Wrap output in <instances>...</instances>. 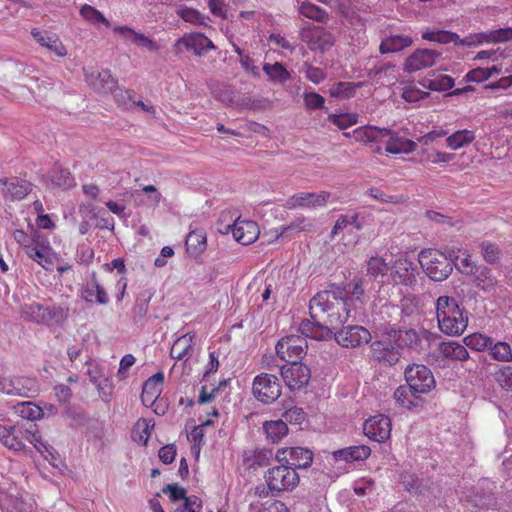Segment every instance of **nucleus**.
Listing matches in <instances>:
<instances>
[{
  "instance_id": "obj_45",
  "label": "nucleus",
  "mask_w": 512,
  "mask_h": 512,
  "mask_svg": "<svg viewBox=\"0 0 512 512\" xmlns=\"http://www.w3.org/2000/svg\"><path fill=\"white\" fill-rule=\"evenodd\" d=\"M393 397L399 406L409 410L418 405L419 398L414 397L409 386H399L394 391Z\"/></svg>"
},
{
  "instance_id": "obj_47",
  "label": "nucleus",
  "mask_w": 512,
  "mask_h": 512,
  "mask_svg": "<svg viewBox=\"0 0 512 512\" xmlns=\"http://www.w3.org/2000/svg\"><path fill=\"white\" fill-rule=\"evenodd\" d=\"M465 347H469L475 351L488 350L492 344V338L480 333H473L463 338Z\"/></svg>"
},
{
  "instance_id": "obj_63",
  "label": "nucleus",
  "mask_w": 512,
  "mask_h": 512,
  "mask_svg": "<svg viewBox=\"0 0 512 512\" xmlns=\"http://www.w3.org/2000/svg\"><path fill=\"white\" fill-rule=\"evenodd\" d=\"M304 66L306 78L312 83L319 84L325 79V74L322 69L313 67L308 63H305Z\"/></svg>"
},
{
  "instance_id": "obj_38",
  "label": "nucleus",
  "mask_w": 512,
  "mask_h": 512,
  "mask_svg": "<svg viewBox=\"0 0 512 512\" xmlns=\"http://www.w3.org/2000/svg\"><path fill=\"white\" fill-rule=\"evenodd\" d=\"M391 335L396 342L397 347H399V351L405 347L415 349L420 344V338L417 332L413 329L393 331V334Z\"/></svg>"
},
{
  "instance_id": "obj_50",
  "label": "nucleus",
  "mask_w": 512,
  "mask_h": 512,
  "mask_svg": "<svg viewBox=\"0 0 512 512\" xmlns=\"http://www.w3.org/2000/svg\"><path fill=\"white\" fill-rule=\"evenodd\" d=\"M455 259V267L456 269L465 275H470L475 272V270L480 266L477 265L471 258L469 254L466 252L463 253V257L460 256H454L453 260Z\"/></svg>"
},
{
  "instance_id": "obj_40",
  "label": "nucleus",
  "mask_w": 512,
  "mask_h": 512,
  "mask_svg": "<svg viewBox=\"0 0 512 512\" xmlns=\"http://www.w3.org/2000/svg\"><path fill=\"white\" fill-rule=\"evenodd\" d=\"M422 39L440 44L455 43L458 44L459 36L456 33L446 30L425 29L421 35Z\"/></svg>"
},
{
  "instance_id": "obj_46",
  "label": "nucleus",
  "mask_w": 512,
  "mask_h": 512,
  "mask_svg": "<svg viewBox=\"0 0 512 512\" xmlns=\"http://www.w3.org/2000/svg\"><path fill=\"white\" fill-rule=\"evenodd\" d=\"M363 86V82H338L330 88V95L335 98L347 99L353 97L355 91Z\"/></svg>"
},
{
  "instance_id": "obj_12",
  "label": "nucleus",
  "mask_w": 512,
  "mask_h": 512,
  "mask_svg": "<svg viewBox=\"0 0 512 512\" xmlns=\"http://www.w3.org/2000/svg\"><path fill=\"white\" fill-rule=\"evenodd\" d=\"M300 37L311 51L325 52L329 50L335 42L334 36L331 33L310 24L301 28Z\"/></svg>"
},
{
  "instance_id": "obj_23",
  "label": "nucleus",
  "mask_w": 512,
  "mask_h": 512,
  "mask_svg": "<svg viewBox=\"0 0 512 512\" xmlns=\"http://www.w3.org/2000/svg\"><path fill=\"white\" fill-rule=\"evenodd\" d=\"M25 317L37 324H49L60 313V309L56 307H46L38 303L26 305L22 309Z\"/></svg>"
},
{
  "instance_id": "obj_62",
  "label": "nucleus",
  "mask_w": 512,
  "mask_h": 512,
  "mask_svg": "<svg viewBox=\"0 0 512 512\" xmlns=\"http://www.w3.org/2000/svg\"><path fill=\"white\" fill-rule=\"evenodd\" d=\"M134 45L141 48H145L150 52H157L159 50L158 43L154 39L146 36L141 32H139V35L137 36L134 42Z\"/></svg>"
},
{
  "instance_id": "obj_24",
  "label": "nucleus",
  "mask_w": 512,
  "mask_h": 512,
  "mask_svg": "<svg viewBox=\"0 0 512 512\" xmlns=\"http://www.w3.org/2000/svg\"><path fill=\"white\" fill-rule=\"evenodd\" d=\"M85 77L88 85L96 91L111 90L116 84V80L109 70H86Z\"/></svg>"
},
{
  "instance_id": "obj_8",
  "label": "nucleus",
  "mask_w": 512,
  "mask_h": 512,
  "mask_svg": "<svg viewBox=\"0 0 512 512\" xmlns=\"http://www.w3.org/2000/svg\"><path fill=\"white\" fill-rule=\"evenodd\" d=\"M252 391L258 401L271 404L281 396L282 387L276 375L260 373L253 380Z\"/></svg>"
},
{
  "instance_id": "obj_29",
  "label": "nucleus",
  "mask_w": 512,
  "mask_h": 512,
  "mask_svg": "<svg viewBox=\"0 0 512 512\" xmlns=\"http://www.w3.org/2000/svg\"><path fill=\"white\" fill-rule=\"evenodd\" d=\"M332 454L336 461H362L370 456L371 448L367 445H355L335 450Z\"/></svg>"
},
{
  "instance_id": "obj_58",
  "label": "nucleus",
  "mask_w": 512,
  "mask_h": 512,
  "mask_svg": "<svg viewBox=\"0 0 512 512\" xmlns=\"http://www.w3.org/2000/svg\"><path fill=\"white\" fill-rule=\"evenodd\" d=\"M113 32L119 35L127 44H134L137 36L139 35L138 31H135L131 27L125 25L113 27Z\"/></svg>"
},
{
  "instance_id": "obj_34",
  "label": "nucleus",
  "mask_w": 512,
  "mask_h": 512,
  "mask_svg": "<svg viewBox=\"0 0 512 512\" xmlns=\"http://www.w3.org/2000/svg\"><path fill=\"white\" fill-rule=\"evenodd\" d=\"M20 426H4L3 432H0V442L8 449L21 451L25 448V444L21 440L19 434Z\"/></svg>"
},
{
  "instance_id": "obj_28",
  "label": "nucleus",
  "mask_w": 512,
  "mask_h": 512,
  "mask_svg": "<svg viewBox=\"0 0 512 512\" xmlns=\"http://www.w3.org/2000/svg\"><path fill=\"white\" fill-rule=\"evenodd\" d=\"M193 334L187 333L178 337L170 350V356L177 360L187 361L194 353Z\"/></svg>"
},
{
  "instance_id": "obj_26",
  "label": "nucleus",
  "mask_w": 512,
  "mask_h": 512,
  "mask_svg": "<svg viewBox=\"0 0 512 512\" xmlns=\"http://www.w3.org/2000/svg\"><path fill=\"white\" fill-rule=\"evenodd\" d=\"M31 35L37 43L54 52L57 56L63 57L67 54L65 46L56 34L42 32L34 28Z\"/></svg>"
},
{
  "instance_id": "obj_54",
  "label": "nucleus",
  "mask_w": 512,
  "mask_h": 512,
  "mask_svg": "<svg viewBox=\"0 0 512 512\" xmlns=\"http://www.w3.org/2000/svg\"><path fill=\"white\" fill-rule=\"evenodd\" d=\"M28 257L36 261L44 269L49 270L53 264L52 259L37 246L30 247L26 253Z\"/></svg>"
},
{
  "instance_id": "obj_9",
  "label": "nucleus",
  "mask_w": 512,
  "mask_h": 512,
  "mask_svg": "<svg viewBox=\"0 0 512 512\" xmlns=\"http://www.w3.org/2000/svg\"><path fill=\"white\" fill-rule=\"evenodd\" d=\"M307 340L297 335L281 338L275 347L277 355L287 363L299 362L307 353Z\"/></svg>"
},
{
  "instance_id": "obj_49",
  "label": "nucleus",
  "mask_w": 512,
  "mask_h": 512,
  "mask_svg": "<svg viewBox=\"0 0 512 512\" xmlns=\"http://www.w3.org/2000/svg\"><path fill=\"white\" fill-rule=\"evenodd\" d=\"M328 120L335 124L339 129H346L358 122L356 113L330 114Z\"/></svg>"
},
{
  "instance_id": "obj_52",
  "label": "nucleus",
  "mask_w": 512,
  "mask_h": 512,
  "mask_svg": "<svg viewBox=\"0 0 512 512\" xmlns=\"http://www.w3.org/2000/svg\"><path fill=\"white\" fill-rule=\"evenodd\" d=\"M388 271V266L385 260L381 257H371L367 263V272L374 278L384 276Z\"/></svg>"
},
{
  "instance_id": "obj_15",
  "label": "nucleus",
  "mask_w": 512,
  "mask_h": 512,
  "mask_svg": "<svg viewBox=\"0 0 512 512\" xmlns=\"http://www.w3.org/2000/svg\"><path fill=\"white\" fill-rule=\"evenodd\" d=\"M335 340L338 344L347 348L358 347L367 344L371 340L370 332L363 326L351 325L337 331Z\"/></svg>"
},
{
  "instance_id": "obj_14",
  "label": "nucleus",
  "mask_w": 512,
  "mask_h": 512,
  "mask_svg": "<svg viewBox=\"0 0 512 512\" xmlns=\"http://www.w3.org/2000/svg\"><path fill=\"white\" fill-rule=\"evenodd\" d=\"M276 459L296 471L298 468L309 467L313 461V454L309 449L302 447L282 448L277 451Z\"/></svg>"
},
{
  "instance_id": "obj_6",
  "label": "nucleus",
  "mask_w": 512,
  "mask_h": 512,
  "mask_svg": "<svg viewBox=\"0 0 512 512\" xmlns=\"http://www.w3.org/2000/svg\"><path fill=\"white\" fill-rule=\"evenodd\" d=\"M407 385L415 398L430 392L435 387V378L431 370L422 364L409 365L404 372Z\"/></svg>"
},
{
  "instance_id": "obj_53",
  "label": "nucleus",
  "mask_w": 512,
  "mask_h": 512,
  "mask_svg": "<svg viewBox=\"0 0 512 512\" xmlns=\"http://www.w3.org/2000/svg\"><path fill=\"white\" fill-rule=\"evenodd\" d=\"M494 378L501 388L512 391V366H502L495 372Z\"/></svg>"
},
{
  "instance_id": "obj_1",
  "label": "nucleus",
  "mask_w": 512,
  "mask_h": 512,
  "mask_svg": "<svg viewBox=\"0 0 512 512\" xmlns=\"http://www.w3.org/2000/svg\"><path fill=\"white\" fill-rule=\"evenodd\" d=\"M342 289L325 290L317 293L309 303L312 320H302L298 330L306 337L325 340L331 337L332 330L337 329L351 317L350 303Z\"/></svg>"
},
{
  "instance_id": "obj_3",
  "label": "nucleus",
  "mask_w": 512,
  "mask_h": 512,
  "mask_svg": "<svg viewBox=\"0 0 512 512\" xmlns=\"http://www.w3.org/2000/svg\"><path fill=\"white\" fill-rule=\"evenodd\" d=\"M436 317L441 332L449 336L461 335L467 328V312L457 300L440 296L436 301Z\"/></svg>"
},
{
  "instance_id": "obj_7",
  "label": "nucleus",
  "mask_w": 512,
  "mask_h": 512,
  "mask_svg": "<svg viewBox=\"0 0 512 512\" xmlns=\"http://www.w3.org/2000/svg\"><path fill=\"white\" fill-rule=\"evenodd\" d=\"M363 228L358 220V214L340 215L331 230V238L339 237L345 246H355L359 241L358 232Z\"/></svg>"
},
{
  "instance_id": "obj_48",
  "label": "nucleus",
  "mask_w": 512,
  "mask_h": 512,
  "mask_svg": "<svg viewBox=\"0 0 512 512\" xmlns=\"http://www.w3.org/2000/svg\"><path fill=\"white\" fill-rule=\"evenodd\" d=\"M80 15L91 24L102 23L106 26L110 25V22L104 17V15L96 8L85 4L80 9Z\"/></svg>"
},
{
  "instance_id": "obj_2",
  "label": "nucleus",
  "mask_w": 512,
  "mask_h": 512,
  "mask_svg": "<svg viewBox=\"0 0 512 512\" xmlns=\"http://www.w3.org/2000/svg\"><path fill=\"white\" fill-rule=\"evenodd\" d=\"M356 141L371 145L376 153L382 152L380 144H385V151L390 154H408L415 150L416 143L400 136L397 132L373 125H364L353 131Z\"/></svg>"
},
{
  "instance_id": "obj_19",
  "label": "nucleus",
  "mask_w": 512,
  "mask_h": 512,
  "mask_svg": "<svg viewBox=\"0 0 512 512\" xmlns=\"http://www.w3.org/2000/svg\"><path fill=\"white\" fill-rule=\"evenodd\" d=\"M441 53L432 49H416L407 57L404 63V71L416 72L433 66L440 58Z\"/></svg>"
},
{
  "instance_id": "obj_30",
  "label": "nucleus",
  "mask_w": 512,
  "mask_h": 512,
  "mask_svg": "<svg viewBox=\"0 0 512 512\" xmlns=\"http://www.w3.org/2000/svg\"><path fill=\"white\" fill-rule=\"evenodd\" d=\"M185 245L187 252L191 256H199L207 247L206 232L203 229L192 228V226H190V231L186 236Z\"/></svg>"
},
{
  "instance_id": "obj_11",
  "label": "nucleus",
  "mask_w": 512,
  "mask_h": 512,
  "mask_svg": "<svg viewBox=\"0 0 512 512\" xmlns=\"http://www.w3.org/2000/svg\"><path fill=\"white\" fill-rule=\"evenodd\" d=\"M280 372L283 381L291 391L305 387L311 378L310 368L301 362L286 363L281 366Z\"/></svg>"
},
{
  "instance_id": "obj_41",
  "label": "nucleus",
  "mask_w": 512,
  "mask_h": 512,
  "mask_svg": "<svg viewBox=\"0 0 512 512\" xmlns=\"http://www.w3.org/2000/svg\"><path fill=\"white\" fill-rule=\"evenodd\" d=\"M490 357L498 362H512V348L509 343L505 341L494 342L488 348Z\"/></svg>"
},
{
  "instance_id": "obj_31",
  "label": "nucleus",
  "mask_w": 512,
  "mask_h": 512,
  "mask_svg": "<svg viewBox=\"0 0 512 512\" xmlns=\"http://www.w3.org/2000/svg\"><path fill=\"white\" fill-rule=\"evenodd\" d=\"M438 352L443 359L452 361H466L469 353L465 345L457 341L441 342L438 345Z\"/></svg>"
},
{
  "instance_id": "obj_21",
  "label": "nucleus",
  "mask_w": 512,
  "mask_h": 512,
  "mask_svg": "<svg viewBox=\"0 0 512 512\" xmlns=\"http://www.w3.org/2000/svg\"><path fill=\"white\" fill-rule=\"evenodd\" d=\"M330 197V193L321 192L310 193V192H301L291 196L287 202L286 207L288 209H295L298 207L302 208H316L324 206Z\"/></svg>"
},
{
  "instance_id": "obj_37",
  "label": "nucleus",
  "mask_w": 512,
  "mask_h": 512,
  "mask_svg": "<svg viewBox=\"0 0 512 512\" xmlns=\"http://www.w3.org/2000/svg\"><path fill=\"white\" fill-rule=\"evenodd\" d=\"M298 11L303 17L319 23H326L329 19L326 10L308 1H303L299 5Z\"/></svg>"
},
{
  "instance_id": "obj_17",
  "label": "nucleus",
  "mask_w": 512,
  "mask_h": 512,
  "mask_svg": "<svg viewBox=\"0 0 512 512\" xmlns=\"http://www.w3.org/2000/svg\"><path fill=\"white\" fill-rule=\"evenodd\" d=\"M364 434L376 442H384L390 438L391 420L385 415H376L365 421Z\"/></svg>"
},
{
  "instance_id": "obj_43",
  "label": "nucleus",
  "mask_w": 512,
  "mask_h": 512,
  "mask_svg": "<svg viewBox=\"0 0 512 512\" xmlns=\"http://www.w3.org/2000/svg\"><path fill=\"white\" fill-rule=\"evenodd\" d=\"M263 71L267 74L269 80L275 83H285L291 77L289 71L279 62L274 64L265 63Z\"/></svg>"
},
{
  "instance_id": "obj_42",
  "label": "nucleus",
  "mask_w": 512,
  "mask_h": 512,
  "mask_svg": "<svg viewBox=\"0 0 512 512\" xmlns=\"http://www.w3.org/2000/svg\"><path fill=\"white\" fill-rule=\"evenodd\" d=\"M153 427L154 423H151V421L147 419H139L132 429L131 437L133 441L146 446Z\"/></svg>"
},
{
  "instance_id": "obj_57",
  "label": "nucleus",
  "mask_w": 512,
  "mask_h": 512,
  "mask_svg": "<svg viewBox=\"0 0 512 512\" xmlns=\"http://www.w3.org/2000/svg\"><path fill=\"white\" fill-rule=\"evenodd\" d=\"M149 309V298L148 299H137L132 309V318L135 323L142 321Z\"/></svg>"
},
{
  "instance_id": "obj_13",
  "label": "nucleus",
  "mask_w": 512,
  "mask_h": 512,
  "mask_svg": "<svg viewBox=\"0 0 512 512\" xmlns=\"http://www.w3.org/2000/svg\"><path fill=\"white\" fill-rule=\"evenodd\" d=\"M419 274L415 263L407 258H399L394 262L392 278L396 284L415 290Z\"/></svg>"
},
{
  "instance_id": "obj_22",
  "label": "nucleus",
  "mask_w": 512,
  "mask_h": 512,
  "mask_svg": "<svg viewBox=\"0 0 512 512\" xmlns=\"http://www.w3.org/2000/svg\"><path fill=\"white\" fill-rule=\"evenodd\" d=\"M81 298L87 303L106 305L109 303V296L105 288L97 279V274H91V280L87 282L80 291Z\"/></svg>"
},
{
  "instance_id": "obj_10",
  "label": "nucleus",
  "mask_w": 512,
  "mask_h": 512,
  "mask_svg": "<svg viewBox=\"0 0 512 512\" xmlns=\"http://www.w3.org/2000/svg\"><path fill=\"white\" fill-rule=\"evenodd\" d=\"M371 357L377 362L393 366L400 357L399 347H397L391 334L379 340H375L370 345Z\"/></svg>"
},
{
  "instance_id": "obj_20",
  "label": "nucleus",
  "mask_w": 512,
  "mask_h": 512,
  "mask_svg": "<svg viewBox=\"0 0 512 512\" xmlns=\"http://www.w3.org/2000/svg\"><path fill=\"white\" fill-rule=\"evenodd\" d=\"M1 193L5 199L22 200L32 190V184L17 177L0 179Z\"/></svg>"
},
{
  "instance_id": "obj_56",
  "label": "nucleus",
  "mask_w": 512,
  "mask_h": 512,
  "mask_svg": "<svg viewBox=\"0 0 512 512\" xmlns=\"http://www.w3.org/2000/svg\"><path fill=\"white\" fill-rule=\"evenodd\" d=\"M489 43H500L512 40V28H500L497 30L488 31Z\"/></svg>"
},
{
  "instance_id": "obj_35",
  "label": "nucleus",
  "mask_w": 512,
  "mask_h": 512,
  "mask_svg": "<svg viewBox=\"0 0 512 512\" xmlns=\"http://www.w3.org/2000/svg\"><path fill=\"white\" fill-rule=\"evenodd\" d=\"M471 275L474 276L473 282L475 286L484 292H492L497 285V280L493 277L491 270L487 266L480 265Z\"/></svg>"
},
{
  "instance_id": "obj_33",
  "label": "nucleus",
  "mask_w": 512,
  "mask_h": 512,
  "mask_svg": "<svg viewBox=\"0 0 512 512\" xmlns=\"http://www.w3.org/2000/svg\"><path fill=\"white\" fill-rule=\"evenodd\" d=\"M419 84L431 91L444 92L454 86V79L451 76L444 74H433L426 76L419 80Z\"/></svg>"
},
{
  "instance_id": "obj_25",
  "label": "nucleus",
  "mask_w": 512,
  "mask_h": 512,
  "mask_svg": "<svg viewBox=\"0 0 512 512\" xmlns=\"http://www.w3.org/2000/svg\"><path fill=\"white\" fill-rule=\"evenodd\" d=\"M164 374L158 372L148 378L142 389L141 400L144 405H152L160 396L163 390Z\"/></svg>"
},
{
  "instance_id": "obj_36",
  "label": "nucleus",
  "mask_w": 512,
  "mask_h": 512,
  "mask_svg": "<svg viewBox=\"0 0 512 512\" xmlns=\"http://www.w3.org/2000/svg\"><path fill=\"white\" fill-rule=\"evenodd\" d=\"M19 434L21 436V440H27L40 453L44 454L45 452H47L51 454L50 449L52 448L42 440V437L39 435L35 424H30L29 427L26 428L21 427V430H19Z\"/></svg>"
},
{
  "instance_id": "obj_4",
  "label": "nucleus",
  "mask_w": 512,
  "mask_h": 512,
  "mask_svg": "<svg viewBox=\"0 0 512 512\" xmlns=\"http://www.w3.org/2000/svg\"><path fill=\"white\" fill-rule=\"evenodd\" d=\"M453 257L454 251L446 256L433 249L422 250L418 255L419 263L433 281H444L450 276L453 271Z\"/></svg>"
},
{
  "instance_id": "obj_16",
  "label": "nucleus",
  "mask_w": 512,
  "mask_h": 512,
  "mask_svg": "<svg viewBox=\"0 0 512 512\" xmlns=\"http://www.w3.org/2000/svg\"><path fill=\"white\" fill-rule=\"evenodd\" d=\"M229 231H231L234 239L242 245L253 243L260 234L256 222L240 219H236L232 225H227L225 231L221 230L222 233H228Z\"/></svg>"
},
{
  "instance_id": "obj_64",
  "label": "nucleus",
  "mask_w": 512,
  "mask_h": 512,
  "mask_svg": "<svg viewBox=\"0 0 512 512\" xmlns=\"http://www.w3.org/2000/svg\"><path fill=\"white\" fill-rule=\"evenodd\" d=\"M177 14L179 17H181L184 21L190 22L193 24L196 23H202V16L201 14L192 8H180L177 11Z\"/></svg>"
},
{
  "instance_id": "obj_51",
  "label": "nucleus",
  "mask_w": 512,
  "mask_h": 512,
  "mask_svg": "<svg viewBox=\"0 0 512 512\" xmlns=\"http://www.w3.org/2000/svg\"><path fill=\"white\" fill-rule=\"evenodd\" d=\"M51 181L59 187L69 188L74 185V178L66 169L57 168L50 174Z\"/></svg>"
},
{
  "instance_id": "obj_39",
  "label": "nucleus",
  "mask_w": 512,
  "mask_h": 512,
  "mask_svg": "<svg viewBox=\"0 0 512 512\" xmlns=\"http://www.w3.org/2000/svg\"><path fill=\"white\" fill-rule=\"evenodd\" d=\"M263 430L272 443H278L288 433L287 424L283 420L266 421Z\"/></svg>"
},
{
  "instance_id": "obj_59",
  "label": "nucleus",
  "mask_w": 512,
  "mask_h": 512,
  "mask_svg": "<svg viewBox=\"0 0 512 512\" xmlns=\"http://www.w3.org/2000/svg\"><path fill=\"white\" fill-rule=\"evenodd\" d=\"M488 39H489L488 32L471 34L463 39L459 38L457 45L468 46V47L477 46L484 42L489 43Z\"/></svg>"
},
{
  "instance_id": "obj_60",
  "label": "nucleus",
  "mask_w": 512,
  "mask_h": 512,
  "mask_svg": "<svg viewBox=\"0 0 512 512\" xmlns=\"http://www.w3.org/2000/svg\"><path fill=\"white\" fill-rule=\"evenodd\" d=\"M202 509V501L197 496H189L185 498V502L183 503L181 508L177 509V512H201Z\"/></svg>"
},
{
  "instance_id": "obj_55",
  "label": "nucleus",
  "mask_w": 512,
  "mask_h": 512,
  "mask_svg": "<svg viewBox=\"0 0 512 512\" xmlns=\"http://www.w3.org/2000/svg\"><path fill=\"white\" fill-rule=\"evenodd\" d=\"M481 252L483 255V258L488 263H495L499 259L500 256V250L496 244H493L491 242H482L480 244Z\"/></svg>"
},
{
  "instance_id": "obj_32",
  "label": "nucleus",
  "mask_w": 512,
  "mask_h": 512,
  "mask_svg": "<svg viewBox=\"0 0 512 512\" xmlns=\"http://www.w3.org/2000/svg\"><path fill=\"white\" fill-rule=\"evenodd\" d=\"M0 392L11 396H29V389L24 385L23 379L10 376H0Z\"/></svg>"
},
{
  "instance_id": "obj_44",
  "label": "nucleus",
  "mask_w": 512,
  "mask_h": 512,
  "mask_svg": "<svg viewBox=\"0 0 512 512\" xmlns=\"http://www.w3.org/2000/svg\"><path fill=\"white\" fill-rule=\"evenodd\" d=\"M475 139V134L470 130H459L447 137V146L452 150H457L468 145Z\"/></svg>"
},
{
  "instance_id": "obj_5",
  "label": "nucleus",
  "mask_w": 512,
  "mask_h": 512,
  "mask_svg": "<svg viewBox=\"0 0 512 512\" xmlns=\"http://www.w3.org/2000/svg\"><path fill=\"white\" fill-rule=\"evenodd\" d=\"M269 489L273 492L291 491L299 484V475L286 463L272 467L265 475Z\"/></svg>"
},
{
  "instance_id": "obj_61",
  "label": "nucleus",
  "mask_w": 512,
  "mask_h": 512,
  "mask_svg": "<svg viewBox=\"0 0 512 512\" xmlns=\"http://www.w3.org/2000/svg\"><path fill=\"white\" fill-rule=\"evenodd\" d=\"M304 103L308 109H321L324 107L325 99L316 92L306 93Z\"/></svg>"
},
{
  "instance_id": "obj_18",
  "label": "nucleus",
  "mask_w": 512,
  "mask_h": 512,
  "mask_svg": "<svg viewBox=\"0 0 512 512\" xmlns=\"http://www.w3.org/2000/svg\"><path fill=\"white\" fill-rule=\"evenodd\" d=\"M176 52L181 53L183 48L191 50L197 56H202L207 50L215 49L213 42L201 33L185 34L174 45Z\"/></svg>"
},
{
  "instance_id": "obj_27",
  "label": "nucleus",
  "mask_w": 512,
  "mask_h": 512,
  "mask_svg": "<svg viewBox=\"0 0 512 512\" xmlns=\"http://www.w3.org/2000/svg\"><path fill=\"white\" fill-rule=\"evenodd\" d=\"M412 44L413 39L409 35L391 33L382 39L379 51L381 54L396 53L410 47Z\"/></svg>"
}]
</instances>
